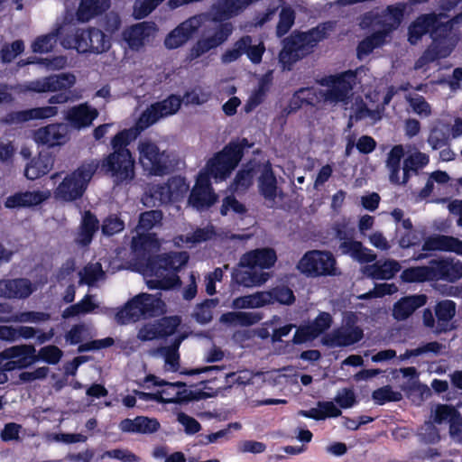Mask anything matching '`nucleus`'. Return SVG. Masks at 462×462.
<instances>
[{
  "label": "nucleus",
  "instance_id": "obj_1",
  "mask_svg": "<svg viewBox=\"0 0 462 462\" xmlns=\"http://www.w3.org/2000/svg\"><path fill=\"white\" fill-rule=\"evenodd\" d=\"M189 262H125L121 267L141 273L152 290H171L181 285L178 273Z\"/></svg>",
  "mask_w": 462,
  "mask_h": 462
},
{
  "label": "nucleus",
  "instance_id": "obj_2",
  "mask_svg": "<svg viewBox=\"0 0 462 462\" xmlns=\"http://www.w3.org/2000/svg\"><path fill=\"white\" fill-rule=\"evenodd\" d=\"M331 26L322 24L307 32H294L283 42L279 60L283 69L291 66L312 51L313 48L328 36Z\"/></svg>",
  "mask_w": 462,
  "mask_h": 462
},
{
  "label": "nucleus",
  "instance_id": "obj_3",
  "mask_svg": "<svg viewBox=\"0 0 462 462\" xmlns=\"http://www.w3.org/2000/svg\"><path fill=\"white\" fill-rule=\"evenodd\" d=\"M60 44L81 54H102L112 45L110 37L97 27L68 29L61 37Z\"/></svg>",
  "mask_w": 462,
  "mask_h": 462
},
{
  "label": "nucleus",
  "instance_id": "obj_4",
  "mask_svg": "<svg viewBox=\"0 0 462 462\" xmlns=\"http://www.w3.org/2000/svg\"><path fill=\"white\" fill-rule=\"evenodd\" d=\"M245 146H248L246 140L229 143L207 162L199 174H205L208 179H214L216 182L226 180L241 161L243 149Z\"/></svg>",
  "mask_w": 462,
  "mask_h": 462
},
{
  "label": "nucleus",
  "instance_id": "obj_5",
  "mask_svg": "<svg viewBox=\"0 0 462 462\" xmlns=\"http://www.w3.org/2000/svg\"><path fill=\"white\" fill-rule=\"evenodd\" d=\"M162 306L164 303L161 298L148 293H140L117 309L115 320L118 325H126L136 322L141 318H153L161 314Z\"/></svg>",
  "mask_w": 462,
  "mask_h": 462
},
{
  "label": "nucleus",
  "instance_id": "obj_6",
  "mask_svg": "<svg viewBox=\"0 0 462 462\" xmlns=\"http://www.w3.org/2000/svg\"><path fill=\"white\" fill-rule=\"evenodd\" d=\"M97 166L98 162L92 161L67 174L54 189V198L65 202H71L81 198Z\"/></svg>",
  "mask_w": 462,
  "mask_h": 462
},
{
  "label": "nucleus",
  "instance_id": "obj_7",
  "mask_svg": "<svg viewBox=\"0 0 462 462\" xmlns=\"http://www.w3.org/2000/svg\"><path fill=\"white\" fill-rule=\"evenodd\" d=\"M356 73L352 70L321 79L319 81L321 100L331 105L346 103L356 85Z\"/></svg>",
  "mask_w": 462,
  "mask_h": 462
},
{
  "label": "nucleus",
  "instance_id": "obj_8",
  "mask_svg": "<svg viewBox=\"0 0 462 462\" xmlns=\"http://www.w3.org/2000/svg\"><path fill=\"white\" fill-rule=\"evenodd\" d=\"M101 167L116 184L129 183L135 176V161L130 150L112 152L103 160Z\"/></svg>",
  "mask_w": 462,
  "mask_h": 462
},
{
  "label": "nucleus",
  "instance_id": "obj_9",
  "mask_svg": "<svg viewBox=\"0 0 462 462\" xmlns=\"http://www.w3.org/2000/svg\"><path fill=\"white\" fill-rule=\"evenodd\" d=\"M137 152L139 163L149 174L161 176L169 172L170 156L165 151H161L154 142L149 139L139 141Z\"/></svg>",
  "mask_w": 462,
  "mask_h": 462
},
{
  "label": "nucleus",
  "instance_id": "obj_10",
  "mask_svg": "<svg viewBox=\"0 0 462 462\" xmlns=\"http://www.w3.org/2000/svg\"><path fill=\"white\" fill-rule=\"evenodd\" d=\"M232 32L230 23H214L212 26H207L201 37L190 48L188 58L195 60L212 49H215L224 43Z\"/></svg>",
  "mask_w": 462,
  "mask_h": 462
},
{
  "label": "nucleus",
  "instance_id": "obj_11",
  "mask_svg": "<svg viewBox=\"0 0 462 462\" xmlns=\"http://www.w3.org/2000/svg\"><path fill=\"white\" fill-rule=\"evenodd\" d=\"M162 219V213L160 210H150L140 215L139 223L136 226L137 236L132 239V248L134 251L141 249L152 251L159 248V241L153 234H144Z\"/></svg>",
  "mask_w": 462,
  "mask_h": 462
},
{
  "label": "nucleus",
  "instance_id": "obj_12",
  "mask_svg": "<svg viewBox=\"0 0 462 462\" xmlns=\"http://www.w3.org/2000/svg\"><path fill=\"white\" fill-rule=\"evenodd\" d=\"M276 262H238V269L233 274L236 283L245 287L260 286L271 277L269 270L274 267Z\"/></svg>",
  "mask_w": 462,
  "mask_h": 462
},
{
  "label": "nucleus",
  "instance_id": "obj_13",
  "mask_svg": "<svg viewBox=\"0 0 462 462\" xmlns=\"http://www.w3.org/2000/svg\"><path fill=\"white\" fill-rule=\"evenodd\" d=\"M356 315L352 314L345 327L333 329L331 332L324 334L321 338L323 346L334 347H346L361 341L364 337L362 328L355 325Z\"/></svg>",
  "mask_w": 462,
  "mask_h": 462
},
{
  "label": "nucleus",
  "instance_id": "obj_14",
  "mask_svg": "<svg viewBox=\"0 0 462 462\" xmlns=\"http://www.w3.org/2000/svg\"><path fill=\"white\" fill-rule=\"evenodd\" d=\"M158 32L153 22H141L125 28L121 33L122 42L133 51H142Z\"/></svg>",
  "mask_w": 462,
  "mask_h": 462
},
{
  "label": "nucleus",
  "instance_id": "obj_15",
  "mask_svg": "<svg viewBox=\"0 0 462 462\" xmlns=\"http://www.w3.org/2000/svg\"><path fill=\"white\" fill-rule=\"evenodd\" d=\"M75 82L76 78L73 74L62 73L33 80L24 85H19L14 88V90L17 93H24L26 91L37 93L61 91L70 88Z\"/></svg>",
  "mask_w": 462,
  "mask_h": 462
},
{
  "label": "nucleus",
  "instance_id": "obj_16",
  "mask_svg": "<svg viewBox=\"0 0 462 462\" xmlns=\"http://www.w3.org/2000/svg\"><path fill=\"white\" fill-rule=\"evenodd\" d=\"M180 97L175 95H171L161 102L152 104L140 116L138 119L139 129L144 130L160 119L176 114L180 108Z\"/></svg>",
  "mask_w": 462,
  "mask_h": 462
},
{
  "label": "nucleus",
  "instance_id": "obj_17",
  "mask_svg": "<svg viewBox=\"0 0 462 462\" xmlns=\"http://www.w3.org/2000/svg\"><path fill=\"white\" fill-rule=\"evenodd\" d=\"M189 190V184L181 177H174L162 185L151 189V196L161 203L178 202Z\"/></svg>",
  "mask_w": 462,
  "mask_h": 462
},
{
  "label": "nucleus",
  "instance_id": "obj_18",
  "mask_svg": "<svg viewBox=\"0 0 462 462\" xmlns=\"http://www.w3.org/2000/svg\"><path fill=\"white\" fill-rule=\"evenodd\" d=\"M210 180L205 174H199L191 189L188 203L198 210L208 208L217 201Z\"/></svg>",
  "mask_w": 462,
  "mask_h": 462
},
{
  "label": "nucleus",
  "instance_id": "obj_19",
  "mask_svg": "<svg viewBox=\"0 0 462 462\" xmlns=\"http://www.w3.org/2000/svg\"><path fill=\"white\" fill-rule=\"evenodd\" d=\"M403 15V8L401 6H389L383 14L378 17L374 18V14H365L361 22L360 26L363 28L368 27L372 23L378 24L382 27L381 30H379L380 32L385 33V37L389 34L390 32L396 29L402 19Z\"/></svg>",
  "mask_w": 462,
  "mask_h": 462
},
{
  "label": "nucleus",
  "instance_id": "obj_20",
  "mask_svg": "<svg viewBox=\"0 0 462 462\" xmlns=\"http://www.w3.org/2000/svg\"><path fill=\"white\" fill-rule=\"evenodd\" d=\"M32 137L37 143L49 147L63 145L69 139V126L65 124H51L34 131Z\"/></svg>",
  "mask_w": 462,
  "mask_h": 462
},
{
  "label": "nucleus",
  "instance_id": "obj_21",
  "mask_svg": "<svg viewBox=\"0 0 462 462\" xmlns=\"http://www.w3.org/2000/svg\"><path fill=\"white\" fill-rule=\"evenodd\" d=\"M51 196V192L49 189L19 191L6 197L4 205L9 209L31 208L42 204Z\"/></svg>",
  "mask_w": 462,
  "mask_h": 462
},
{
  "label": "nucleus",
  "instance_id": "obj_22",
  "mask_svg": "<svg viewBox=\"0 0 462 462\" xmlns=\"http://www.w3.org/2000/svg\"><path fill=\"white\" fill-rule=\"evenodd\" d=\"M422 251L418 260L431 256L435 251L453 252L462 256V241L453 236L436 235L424 241Z\"/></svg>",
  "mask_w": 462,
  "mask_h": 462
},
{
  "label": "nucleus",
  "instance_id": "obj_23",
  "mask_svg": "<svg viewBox=\"0 0 462 462\" xmlns=\"http://www.w3.org/2000/svg\"><path fill=\"white\" fill-rule=\"evenodd\" d=\"M258 189L269 207L275 204L277 198H282V191L277 186V180L269 164L261 166Z\"/></svg>",
  "mask_w": 462,
  "mask_h": 462
},
{
  "label": "nucleus",
  "instance_id": "obj_24",
  "mask_svg": "<svg viewBox=\"0 0 462 462\" xmlns=\"http://www.w3.org/2000/svg\"><path fill=\"white\" fill-rule=\"evenodd\" d=\"M33 292L32 283L26 278L0 280V297L26 299Z\"/></svg>",
  "mask_w": 462,
  "mask_h": 462
},
{
  "label": "nucleus",
  "instance_id": "obj_25",
  "mask_svg": "<svg viewBox=\"0 0 462 462\" xmlns=\"http://www.w3.org/2000/svg\"><path fill=\"white\" fill-rule=\"evenodd\" d=\"M443 14L436 15L435 14H422L413 21L409 26L408 41L411 44H416L420 41L430 28L439 27L442 22Z\"/></svg>",
  "mask_w": 462,
  "mask_h": 462
},
{
  "label": "nucleus",
  "instance_id": "obj_26",
  "mask_svg": "<svg viewBox=\"0 0 462 462\" xmlns=\"http://www.w3.org/2000/svg\"><path fill=\"white\" fill-rule=\"evenodd\" d=\"M161 424L156 418L136 416L134 419H124L119 423L122 432L134 434H152L157 432Z\"/></svg>",
  "mask_w": 462,
  "mask_h": 462
},
{
  "label": "nucleus",
  "instance_id": "obj_27",
  "mask_svg": "<svg viewBox=\"0 0 462 462\" xmlns=\"http://www.w3.org/2000/svg\"><path fill=\"white\" fill-rule=\"evenodd\" d=\"M427 300L425 294H413L401 298L393 305V318L399 321L407 319L416 310L424 306Z\"/></svg>",
  "mask_w": 462,
  "mask_h": 462
},
{
  "label": "nucleus",
  "instance_id": "obj_28",
  "mask_svg": "<svg viewBox=\"0 0 462 462\" xmlns=\"http://www.w3.org/2000/svg\"><path fill=\"white\" fill-rule=\"evenodd\" d=\"M98 116L96 108H92L87 104H80L69 108L65 116V119L69 125L76 128L81 129L89 126Z\"/></svg>",
  "mask_w": 462,
  "mask_h": 462
},
{
  "label": "nucleus",
  "instance_id": "obj_29",
  "mask_svg": "<svg viewBox=\"0 0 462 462\" xmlns=\"http://www.w3.org/2000/svg\"><path fill=\"white\" fill-rule=\"evenodd\" d=\"M456 303L451 300H443L435 306V316L437 318V326L434 332L438 335L446 333L454 328L450 321L456 315Z\"/></svg>",
  "mask_w": 462,
  "mask_h": 462
},
{
  "label": "nucleus",
  "instance_id": "obj_30",
  "mask_svg": "<svg viewBox=\"0 0 462 462\" xmlns=\"http://www.w3.org/2000/svg\"><path fill=\"white\" fill-rule=\"evenodd\" d=\"M337 236L344 240L338 246V250L345 256L351 257L356 260H374L375 255L371 254L370 250L365 248L361 242L353 239H345V234L336 229Z\"/></svg>",
  "mask_w": 462,
  "mask_h": 462
},
{
  "label": "nucleus",
  "instance_id": "obj_31",
  "mask_svg": "<svg viewBox=\"0 0 462 462\" xmlns=\"http://www.w3.org/2000/svg\"><path fill=\"white\" fill-rule=\"evenodd\" d=\"M110 5V0H80L76 17L81 23H88L108 10Z\"/></svg>",
  "mask_w": 462,
  "mask_h": 462
},
{
  "label": "nucleus",
  "instance_id": "obj_32",
  "mask_svg": "<svg viewBox=\"0 0 462 462\" xmlns=\"http://www.w3.org/2000/svg\"><path fill=\"white\" fill-rule=\"evenodd\" d=\"M404 155V149L402 145H395L389 152L386 160V168L389 171V179L394 184H405L407 176H405L404 167L401 175L400 162Z\"/></svg>",
  "mask_w": 462,
  "mask_h": 462
},
{
  "label": "nucleus",
  "instance_id": "obj_33",
  "mask_svg": "<svg viewBox=\"0 0 462 462\" xmlns=\"http://www.w3.org/2000/svg\"><path fill=\"white\" fill-rule=\"evenodd\" d=\"M261 166L251 162L240 169L229 186L230 191L239 193L247 190L252 186L255 174L260 172Z\"/></svg>",
  "mask_w": 462,
  "mask_h": 462
},
{
  "label": "nucleus",
  "instance_id": "obj_34",
  "mask_svg": "<svg viewBox=\"0 0 462 462\" xmlns=\"http://www.w3.org/2000/svg\"><path fill=\"white\" fill-rule=\"evenodd\" d=\"M261 294L263 306L274 303L290 306L296 300L293 291L285 285H277L268 291H261Z\"/></svg>",
  "mask_w": 462,
  "mask_h": 462
},
{
  "label": "nucleus",
  "instance_id": "obj_35",
  "mask_svg": "<svg viewBox=\"0 0 462 462\" xmlns=\"http://www.w3.org/2000/svg\"><path fill=\"white\" fill-rule=\"evenodd\" d=\"M58 108L52 106L33 107L18 111L11 115L12 123H24L31 120L50 119L57 116Z\"/></svg>",
  "mask_w": 462,
  "mask_h": 462
},
{
  "label": "nucleus",
  "instance_id": "obj_36",
  "mask_svg": "<svg viewBox=\"0 0 462 462\" xmlns=\"http://www.w3.org/2000/svg\"><path fill=\"white\" fill-rule=\"evenodd\" d=\"M401 262H374L364 268V273L374 280H390L401 270Z\"/></svg>",
  "mask_w": 462,
  "mask_h": 462
},
{
  "label": "nucleus",
  "instance_id": "obj_37",
  "mask_svg": "<svg viewBox=\"0 0 462 462\" xmlns=\"http://www.w3.org/2000/svg\"><path fill=\"white\" fill-rule=\"evenodd\" d=\"M52 167V157L48 153H40L26 165L24 175L28 180H34L46 175Z\"/></svg>",
  "mask_w": 462,
  "mask_h": 462
},
{
  "label": "nucleus",
  "instance_id": "obj_38",
  "mask_svg": "<svg viewBox=\"0 0 462 462\" xmlns=\"http://www.w3.org/2000/svg\"><path fill=\"white\" fill-rule=\"evenodd\" d=\"M337 262H298L297 269L309 277L337 275Z\"/></svg>",
  "mask_w": 462,
  "mask_h": 462
},
{
  "label": "nucleus",
  "instance_id": "obj_39",
  "mask_svg": "<svg viewBox=\"0 0 462 462\" xmlns=\"http://www.w3.org/2000/svg\"><path fill=\"white\" fill-rule=\"evenodd\" d=\"M7 358H17L20 368L27 367L37 362L36 349L32 345L14 346L5 350Z\"/></svg>",
  "mask_w": 462,
  "mask_h": 462
},
{
  "label": "nucleus",
  "instance_id": "obj_40",
  "mask_svg": "<svg viewBox=\"0 0 462 462\" xmlns=\"http://www.w3.org/2000/svg\"><path fill=\"white\" fill-rule=\"evenodd\" d=\"M436 277L435 268L424 265L406 268L401 274V279L405 283L435 282Z\"/></svg>",
  "mask_w": 462,
  "mask_h": 462
},
{
  "label": "nucleus",
  "instance_id": "obj_41",
  "mask_svg": "<svg viewBox=\"0 0 462 462\" xmlns=\"http://www.w3.org/2000/svg\"><path fill=\"white\" fill-rule=\"evenodd\" d=\"M436 263V281L443 280L455 282L462 277V262H429Z\"/></svg>",
  "mask_w": 462,
  "mask_h": 462
},
{
  "label": "nucleus",
  "instance_id": "obj_42",
  "mask_svg": "<svg viewBox=\"0 0 462 462\" xmlns=\"http://www.w3.org/2000/svg\"><path fill=\"white\" fill-rule=\"evenodd\" d=\"M98 229V221L89 211H86L82 217L79 230L76 236V243L80 245H88L94 234Z\"/></svg>",
  "mask_w": 462,
  "mask_h": 462
},
{
  "label": "nucleus",
  "instance_id": "obj_43",
  "mask_svg": "<svg viewBox=\"0 0 462 462\" xmlns=\"http://www.w3.org/2000/svg\"><path fill=\"white\" fill-rule=\"evenodd\" d=\"M263 316L257 312L229 311L220 317V320L231 326H252L258 323Z\"/></svg>",
  "mask_w": 462,
  "mask_h": 462
},
{
  "label": "nucleus",
  "instance_id": "obj_44",
  "mask_svg": "<svg viewBox=\"0 0 462 462\" xmlns=\"http://www.w3.org/2000/svg\"><path fill=\"white\" fill-rule=\"evenodd\" d=\"M67 31L68 29H65L64 27H60L48 34L39 36L32 43L31 47L32 51L39 53H45L51 51L57 42V36H64ZM60 40L61 38H60Z\"/></svg>",
  "mask_w": 462,
  "mask_h": 462
},
{
  "label": "nucleus",
  "instance_id": "obj_45",
  "mask_svg": "<svg viewBox=\"0 0 462 462\" xmlns=\"http://www.w3.org/2000/svg\"><path fill=\"white\" fill-rule=\"evenodd\" d=\"M323 102L319 97V88H303L293 95L291 100V109H297L303 105H313Z\"/></svg>",
  "mask_w": 462,
  "mask_h": 462
},
{
  "label": "nucleus",
  "instance_id": "obj_46",
  "mask_svg": "<svg viewBox=\"0 0 462 462\" xmlns=\"http://www.w3.org/2000/svg\"><path fill=\"white\" fill-rule=\"evenodd\" d=\"M457 38L452 34H448L443 38H434L433 42L429 46L434 48V55L437 60L448 57L457 44Z\"/></svg>",
  "mask_w": 462,
  "mask_h": 462
},
{
  "label": "nucleus",
  "instance_id": "obj_47",
  "mask_svg": "<svg viewBox=\"0 0 462 462\" xmlns=\"http://www.w3.org/2000/svg\"><path fill=\"white\" fill-rule=\"evenodd\" d=\"M250 43L251 37L245 36L241 38L240 40L236 42L231 48L226 50L222 53L220 57L221 62L223 64H229L237 60L241 57V55L245 51L246 48L250 46Z\"/></svg>",
  "mask_w": 462,
  "mask_h": 462
},
{
  "label": "nucleus",
  "instance_id": "obj_48",
  "mask_svg": "<svg viewBox=\"0 0 462 462\" xmlns=\"http://www.w3.org/2000/svg\"><path fill=\"white\" fill-rule=\"evenodd\" d=\"M143 130L139 129L138 122L134 128L124 130L118 133L111 141L113 152L129 150L126 146L134 140Z\"/></svg>",
  "mask_w": 462,
  "mask_h": 462
},
{
  "label": "nucleus",
  "instance_id": "obj_49",
  "mask_svg": "<svg viewBox=\"0 0 462 462\" xmlns=\"http://www.w3.org/2000/svg\"><path fill=\"white\" fill-rule=\"evenodd\" d=\"M155 321L159 339L172 336L180 324V318L178 316H168Z\"/></svg>",
  "mask_w": 462,
  "mask_h": 462
},
{
  "label": "nucleus",
  "instance_id": "obj_50",
  "mask_svg": "<svg viewBox=\"0 0 462 462\" xmlns=\"http://www.w3.org/2000/svg\"><path fill=\"white\" fill-rule=\"evenodd\" d=\"M429 162V155L424 152L416 151L409 154L404 160V171L406 173L405 176H407V180H409L411 171L416 172L418 170L425 167Z\"/></svg>",
  "mask_w": 462,
  "mask_h": 462
},
{
  "label": "nucleus",
  "instance_id": "obj_51",
  "mask_svg": "<svg viewBox=\"0 0 462 462\" xmlns=\"http://www.w3.org/2000/svg\"><path fill=\"white\" fill-rule=\"evenodd\" d=\"M385 33L378 31L362 41L357 48L358 57L361 59L363 56L368 55L374 48L381 46L385 42Z\"/></svg>",
  "mask_w": 462,
  "mask_h": 462
},
{
  "label": "nucleus",
  "instance_id": "obj_52",
  "mask_svg": "<svg viewBox=\"0 0 462 462\" xmlns=\"http://www.w3.org/2000/svg\"><path fill=\"white\" fill-rule=\"evenodd\" d=\"M214 235L213 229L211 227L199 228L190 236H187L186 238L184 236H180L174 239L175 245L178 246L182 244H190L195 245L198 243H201L210 239Z\"/></svg>",
  "mask_w": 462,
  "mask_h": 462
},
{
  "label": "nucleus",
  "instance_id": "obj_53",
  "mask_svg": "<svg viewBox=\"0 0 462 462\" xmlns=\"http://www.w3.org/2000/svg\"><path fill=\"white\" fill-rule=\"evenodd\" d=\"M372 399L376 404L383 405L386 402L400 401L402 394L393 391L390 385H385L374 390L372 393Z\"/></svg>",
  "mask_w": 462,
  "mask_h": 462
},
{
  "label": "nucleus",
  "instance_id": "obj_54",
  "mask_svg": "<svg viewBox=\"0 0 462 462\" xmlns=\"http://www.w3.org/2000/svg\"><path fill=\"white\" fill-rule=\"evenodd\" d=\"M62 356L61 349L54 345H49L40 348L37 354V362L43 361L48 365H57Z\"/></svg>",
  "mask_w": 462,
  "mask_h": 462
},
{
  "label": "nucleus",
  "instance_id": "obj_55",
  "mask_svg": "<svg viewBox=\"0 0 462 462\" xmlns=\"http://www.w3.org/2000/svg\"><path fill=\"white\" fill-rule=\"evenodd\" d=\"M247 212L245 204L237 200L234 196H227L222 201L220 213L226 216L230 213L244 216Z\"/></svg>",
  "mask_w": 462,
  "mask_h": 462
},
{
  "label": "nucleus",
  "instance_id": "obj_56",
  "mask_svg": "<svg viewBox=\"0 0 462 462\" xmlns=\"http://www.w3.org/2000/svg\"><path fill=\"white\" fill-rule=\"evenodd\" d=\"M333 323V318L330 313L326 311H321L319 315L313 319L311 323L309 324L311 330L318 337L320 335L324 334Z\"/></svg>",
  "mask_w": 462,
  "mask_h": 462
},
{
  "label": "nucleus",
  "instance_id": "obj_57",
  "mask_svg": "<svg viewBox=\"0 0 462 462\" xmlns=\"http://www.w3.org/2000/svg\"><path fill=\"white\" fill-rule=\"evenodd\" d=\"M233 307L236 309H255L264 307L261 291L235 299L233 301Z\"/></svg>",
  "mask_w": 462,
  "mask_h": 462
},
{
  "label": "nucleus",
  "instance_id": "obj_58",
  "mask_svg": "<svg viewBox=\"0 0 462 462\" xmlns=\"http://www.w3.org/2000/svg\"><path fill=\"white\" fill-rule=\"evenodd\" d=\"M214 306L213 300L206 299L195 308L193 317L199 324H207L212 320L211 308Z\"/></svg>",
  "mask_w": 462,
  "mask_h": 462
},
{
  "label": "nucleus",
  "instance_id": "obj_59",
  "mask_svg": "<svg viewBox=\"0 0 462 462\" xmlns=\"http://www.w3.org/2000/svg\"><path fill=\"white\" fill-rule=\"evenodd\" d=\"M164 0H137L134 5V16L142 19L150 14Z\"/></svg>",
  "mask_w": 462,
  "mask_h": 462
},
{
  "label": "nucleus",
  "instance_id": "obj_60",
  "mask_svg": "<svg viewBox=\"0 0 462 462\" xmlns=\"http://www.w3.org/2000/svg\"><path fill=\"white\" fill-rule=\"evenodd\" d=\"M294 12L290 7H283L279 15V22L276 28L278 36L285 34L294 23Z\"/></svg>",
  "mask_w": 462,
  "mask_h": 462
},
{
  "label": "nucleus",
  "instance_id": "obj_61",
  "mask_svg": "<svg viewBox=\"0 0 462 462\" xmlns=\"http://www.w3.org/2000/svg\"><path fill=\"white\" fill-rule=\"evenodd\" d=\"M211 97L209 91L202 88H194L191 91L186 92L183 96V101L186 105H203L207 103Z\"/></svg>",
  "mask_w": 462,
  "mask_h": 462
},
{
  "label": "nucleus",
  "instance_id": "obj_62",
  "mask_svg": "<svg viewBox=\"0 0 462 462\" xmlns=\"http://www.w3.org/2000/svg\"><path fill=\"white\" fill-rule=\"evenodd\" d=\"M24 50L23 42L18 40L11 44H6L1 50V58L4 62H10Z\"/></svg>",
  "mask_w": 462,
  "mask_h": 462
},
{
  "label": "nucleus",
  "instance_id": "obj_63",
  "mask_svg": "<svg viewBox=\"0 0 462 462\" xmlns=\"http://www.w3.org/2000/svg\"><path fill=\"white\" fill-rule=\"evenodd\" d=\"M458 413L459 411L452 405L439 404L435 410L434 422L438 424L446 420L449 422Z\"/></svg>",
  "mask_w": 462,
  "mask_h": 462
},
{
  "label": "nucleus",
  "instance_id": "obj_64",
  "mask_svg": "<svg viewBox=\"0 0 462 462\" xmlns=\"http://www.w3.org/2000/svg\"><path fill=\"white\" fill-rule=\"evenodd\" d=\"M87 326L84 323L73 325L64 336L66 342L71 346L79 344L82 341L84 333L87 332Z\"/></svg>",
  "mask_w": 462,
  "mask_h": 462
}]
</instances>
